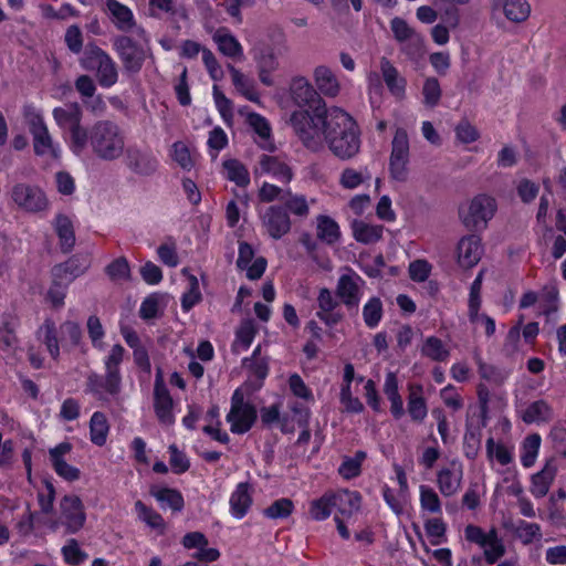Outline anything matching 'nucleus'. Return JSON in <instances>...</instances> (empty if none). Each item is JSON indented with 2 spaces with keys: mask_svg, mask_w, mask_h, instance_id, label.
<instances>
[{
  "mask_svg": "<svg viewBox=\"0 0 566 566\" xmlns=\"http://www.w3.org/2000/svg\"><path fill=\"white\" fill-rule=\"evenodd\" d=\"M290 93L296 105L307 108L292 113L290 123L293 130L305 147L315 148L319 143L315 124L322 122V118L328 114L329 109L326 108V104L319 93L303 76H296L292 80Z\"/></svg>",
  "mask_w": 566,
  "mask_h": 566,
  "instance_id": "nucleus-1",
  "label": "nucleus"
},
{
  "mask_svg": "<svg viewBox=\"0 0 566 566\" xmlns=\"http://www.w3.org/2000/svg\"><path fill=\"white\" fill-rule=\"evenodd\" d=\"M318 135L317 147H306L319 151L327 144L334 156L342 160L355 157L360 149L359 129L353 117L338 107H333L322 122L315 124Z\"/></svg>",
  "mask_w": 566,
  "mask_h": 566,
  "instance_id": "nucleus-2",
  "label": "nucleus"
},
{
  "mask_svg": "<svg viewBox=\"0 0 566 566\" xmlns=\"http://www.w3.org/2000/svg\"><path fill=\"white\" fill-rule=\"evenodd\" d=\"M124 355L125 348L119 344L114 345L104 358L105 374L90 373L84 391L102 402H108L116 397L122 388L120 364Z\"/></svg>",
  "mask_w": 566,
  "mask_h": 566,
  "instance_id": "nucleus-3",
  "label": "nucleus"
},
{
  "mask_svg": "<svg viewBox=\"0 0 566 566\" xmlns=\"http://www.w3.org/2000/svg\"><path fill=\"white\" fill-rule=\"evenodd\" d=\"M86 511L83 501L75 494H65L60 499L56 515L44 523L52 533L63 535L77 534L86 523Z\"/></svg>",
  "mask_w": 566,
  "mask_h": 566,
  "instance_id": "nucleus-4",
  "label": "nucleus"
},
{
  "mask_svg": "<svg viewBox=\"0 0 566 566\" xmlns=\"http://www.w3.org/2000/svg\"><path fill=\"white\" fill-rule=\"evenodd\" d=\"M90 145L98 158L113 160L122 155L124 138L116 124L111 120H99L90 129Z\"/></svg>",
  "mask_w": 566,
  "mask_h": 566,
  "instance_id": "nucleus-5",
  "label": "nucleus"
},
{
  "mask_svg": "<svg viewBox=\"0 0 566 566\" xmlns=\"http://www.w3.org/2000/svg\"><path fill=\"white\" fill-rule=\"evenodd\" d=\"M495 211V199L486 195H479L460 208L459 216L465 228L480 230L486 227Z\"/></svg>",
  "mask_w": 566,
  "mask_h": 566,
  "instance_id": "nucleus-6",
  "label": "nucleus"
},
{
  "mask_svg": "<svg viewBox=\"0 0 566 566\" xmlns=\"http://www.w3.org/2000/svg\"><path fill=\"white\" fill-rule=\"evenodd\" d=\"M256 417L255 407L244 400L243 391L241 389L234 390L231 397V408L227 415L231 432L237 434L248 432L255 422Z\"/></svg>",
  "mask_w": 566,
  "mask_h": 566,
  "instance_id": "nucleus-7",
  "label": "nucleus"
},
{
  "mask_svg": "<svg viewBox=\"0 0 566 566\" xmlns=\"http://www.w3.org/2000/svg\"><path fill=\"white\" fill-rule=\"evenodd\" d=\"M409 148V138L406 129L397 128L391 142L389 157L390 177L396 181L405 182L408 179Z\"/></svg>",
  "mask_w": 566,
  "mask_h": 566,
  "instance_id": "nucleus-8",
  "label": "nucleus"
},
{
  "mask_svg": "<svg viewBox=\"0 0 566 566\" xmlns=\"http://www.w3.org/2000/svg\"><path fill=\"white\" fill-rule=\"evenodd\" d=\"M11 199L20 209L32 213L42 212L49 206L46 195L40 187L24 182L12 187Z\"/></svg>",
  "mask_w": 566,
  "mask_h": 566,
  "instance_id": "nucleus-9",
  "label": "nucleus"
},
{
  "mask_svg": "<svg viewBox=\"0 0 566 566\" xmlns=\"http://www.w3.org/2000/svg\"><path fill=\"white\" fill-rule=\"evenodd\" d=\"M260 220L265 233L273 240H280L286 235L292 228L289 212L283 206H269L261 214Z\"/></svg>",
  "mask_w": 566,
  "mask_h": 566,
  "instance_id": "nucleus-10",
  "label": "nucleus"
},
{
  "mask_svg": "<svg viewBox=\"0 0 566 566\" xmlns=\"http://www.w3.org/2000/svg\"><path fill=\"white\" fill-rule=\"evenodd\" d=\"M364 284L365 281L356 272L348 270L337 281L336 296L347 308H357Z\"/></svg>",
  "mask_w": 566,
  "mask_h": 566,
  "instance_id": "nucleus-11",
  "label": "nucleus"
},
{
  "mask_svg": "<svg viewBox=\"0 0 566 566\" xmlns=\"http://www.w3.org/2000/svg\"><path fill=\"white\" fill-rule=\"evenodd\" d=\"M113 49L127 71L138 72L142 69V48L130 36H115L113 39Z\"/></svg>",
  "mask_w": 566,
  "mask_h": 566,
  "instance_id": "nucleus-12",
  "label": "nucleus"
},
{
  "mask_svg": "<svg viewBox=\"0 0 566 566\" xmlns=\"http://www.w3.org/2000/svg\"><path fill=\"white\" fill-rule=\"evenodd\" d=\"M317 307L316 316L329 327L337 325L344 319L345 315L340 310L339 302L327 287L319 290Z\"/></svg>",
  "mask_w": 566,
  "mask_h": 566,
  "instance_id": "nucleus-13",
  "label": "nucleus"
},
{
  "mask_svg": "<svg viewBox=\"0 0 566 566\" xmlns=\"http://www.w3.org/2000/svg\"><path fill=\"white\" fill-rule=\"evenodd\" d=\"M103 12L120 32H129L136 25L133 11L118 0H104Z\"/></svg>",
  "mask_w": 566,
  "mask_h": 566,
  "instance_id": "nucleus-14",
  "label": "nucleus"
},
{
  "mask_svg": "<svg viewBox=\"0 0 566 566\" xmlns=\"http://www.w3.org/2000/svg\"><path fill=\"white\" fill-rule=\"evenodd\" d=\"M90 264L91 262L87 255L74 254L65 262L59 263L52 268V277L70 284L84 274L90 268Z\"/></svg>",
  "mask_w": 566,
  "mask_h": 566,
  "instance_id": "nucleus-15",
  "label": "nucleus"
},
{
  "mask_svg": "<svg viewBox=\"0 0 566 566\" xmlns=\"http://www.w3.org/2000/svg\"><path fill=\"white\" fill-rule=\"evenodd\" d=\"M457 254L458 262L462 268H473L483 254L481 239L475 234L463 237L458 243Z\"/></svg>",
  "mask_w": 566,
  "mask_h": 566,
  "instance_id": "nucleus-16",
  "label": "nucleus"
},
{
  "mask_svg": "<svg viewBox=\"0 0 566 566\" xmlns=\"http://www.w3.org/2000/svg\"><path fill=\"white\" fill-rule=\"evenodd\" d=\"M172 406L174 402L167 387L157 380L154 390V409L161 424L170 426L174 423Z\"/></svg>",
  "mask_w": 566,
  "mask_h": 566,
  "instance_id": "nucleus-17",
  "label": "nucleus"
},
{
  "mask_svg": "<svg viewBox=\"0 0 566 566\" xmlns=\"http://www.w3.org/2000/svg\"><path fill=\"white\" fill-rule=\"evenodd\" d=\"M255 174H268L280 182L289 184L293 179L292 168L280 158L262 155L259 159V167Z\"/></svg>",
  "mask_w": 566,
  "mask_h": 566,
  "instance_id": "nucleus-18",
  "label": "nucleus"
},
{
  "mask_svg": "<svg viewBox=\"0 0 566 566\" xmlns=\"http://www.w3.org/2000/svg\"><path fill=\"white\" fill-rule=\"evenodd\" d=\"M329 494L333 510H336L340 517H350L359 511L361 496L358 492L339 490Z\"/></svg>",
  "mask_w": 566,
  "mask_h": 566,
  "instance_id": "nucleus-19",
  "label": "nucleus"
},
{
  "mask_svg": "<svg viewBox=\"0 0 566 566\" xmlns=\"http://www.w3.org/2000/svg\"><path fill=\"white\" fill-rule=\"evenodd\" d=\"M36 339L43 344L53 360L60 358V340L55 322L46 317L35 332Z\"/></svg>",
  "mask_w": 566,
  "mask_h": 566,
  "instance_id": "nucleus-20",
  "label": "nucleus"
},
{
  "mask_svg": "<svg viewBox=\"0 0 566 566\" xmlns=\"http://www.w3.org/2000/svg\"><path fill=\"white\" fill-rule=\"evenodd\" d=\"M254 60L258 65L259 78L261 83L266 86H272L273 78L271 74L279 67V61L273 50L269 46L258 49L254 55Z\"/></svg>",
  "mask_w": 566,
  "mask_h": 566,
  "instance_id": "nucleus-21",
  "label": "nucleus"
},
{
  "mask_svg": "<svg viewBox=\"0 0 566 566\" xmlns=\"http://www.w3.org/2000/svg\"><path fill=\"white\" fill-rule=\"evenodd\" d=\"M463 471L461 467L449 469L443 468L437 474L438 488L442 495L449 497L461 489Z\"/></svg>",
  "mask_w": 566,
  "mask_h": 566,
  "instance_id": "nucleus-22",
  "label": "nucleus"
},
{
  "mask_svg": "<svg viewBox=\"0 0 566 566\" xmlns=\"http://www.w3.org/2000/svg\"><path fill=\"white\" fill-rule=\"evenodd\" d=\"M53 227L60 241V248L63 253H69L75 245V231L72 220L59 213L54 218Z\"/></svg>",
  "mask_w": 566,
  "mask_h": 566,
  "instance_id": "nucleus-23",
  "label": "nucleus"
},
{
  "mask_svg": "<svg viewBox=\"0 0 566 566\" xmlns=\"http://www.w3.org/2000/svg\"><path fill=\"white\" fill-rule=\"evenodd\" d=\"M33 139V151L36 156L43 157L45 155H50L52 159H59L61 156V150L59 145H55L50 133L48 126L42 127L38 130L31 132Z\"/></svg>",
  "mask_w": 566,
  "mask_h": 566,
  "instance_id": "nucleus-24",
  "label": "nucleus"
},
{
  "mask_svg": "<svg viewBox=\"0 0 566 566\" xmlns=\"http://www.w3.org/2000/svg\"><path fill=\"white\" fill-rule=\"evenodd\" d=\"M314 81L317 90L327 97H335L339 94L340 84L333 73V71L325 66L319 65L314 70Z\"/></svg>",
  "mask_w": 566,
  "mask_h": 566,
  "instance_id": "nucleus-25",
  "label": "nucleus"
},
{
  "mask_svg": "<svg viewBox=\"0 0 566 566\" xmlns=\"http://www.w3.org/2000/svg\"><path fill=\"white\" fill-rule=\"evenodd\" d=\"M252 504V488L249 483L242 482L231 494L230 507L234 517L242 518Z\"/></svg>",
  "mask_w": 566,
  "mask_h": 566,
  "instance_id": "nucleus-26",
  "label": "nucleus"
},
{
  "mask_svg": "<svg viewBox=\"0 0 566 566\" xmlns=\"http://www.w3.org/2000/svg\"><path fill=\"white\" fill-rule=\"evenodd\" d=\"M149 494L156 499L161 509L168 507L172 512H180L184 509L182 494L176 489L153 485L149 489Z\"/></svg>",
  "mask_w": 566,
  "mask_h": 566,
  "instance_id": "nucleus-27",
  "label": "nucleus"
},
{
  "mask_svg": "<svg viewBox=\"0 0 566 566\" xmlns=\"http://www.w3.org/2000/svg\"><path fill=\"white\" fill-rule=\"evenodd\" d=\"M556 471V467L551 461H548L539 472L532 476L530 491L533 496L536 499H542L548 493L549 488L555 479Z\"/></svg>",
  "mask_w": 566,
  "mask_h": 566,
  "instance_id": "nucleus-28",
  "label": "nucleus"
},
{
  "mask_svg": "<svg viewBox=\"0 0 566 566\" xmlns=\"http://www.w3.org/2000/svg\"><path fill=\"white\" fill-rule=\"evenodd\" d=\"M554 419V411L551 405L543 400H536L530 403L522 413V420L525 423H547Z\"/></svg>",
  "mask_w": 566,
  "mask_h": 566,
  "instance_id": "nucleus-29",
  "label": "nucleus"
},
{
  "mask_svg": "<svg viewBox=\"0 0 566 566\" xmlns=\"http://www.w3.org/2000/svg\"><path fill=\"white\" fill-rule=\"evenodd\" d=\"M56 125L67 132L82 122L83 113L78 103H72L66 107H55L52 112Z\"/></svg>",
  "mask_w": 566,
  "mask_h": 566,
  "instance_id": "nucleus-30",
  "label": "nucleus"
},
{
  "mask_svg": "<svg viewBox=\"0 0 566 566\" xmlns=\"http://www.w3.org/2000/svg\"><path fill=\"white\" fill-rule=\"evenodd\" d=\"M170 298L166 292H155L146 296L144 298V321L163 317Z\"/></svg>",
  "mask_w": 566,
  "mask_h": 566,
  "instance_id": "nucleus-31",
  "label": "nucleus"
},
{
  "mask_svg": "<svg viewBox=\"0 0 566 566\" xmlns=\"http://www.w3.org/2000/svg\"><path fill=\"white\" fill-rule=\"evenodd\" d=\"M109 59L112 56L102 48L96 44H88L80 59V65L87 72L96 73Z\"/></svg>",
  "mask_w": 566,
  "mask_h": 566,
  "instance_id": "nucleus-32",
  "label": "nucleus"
},
{
  "mask_svg": "<svg viewBox=\"0 0 566 566\" xmlns=\"http://www.w3.org/2000/svg\"><path fill=\"white\" fill-rule=\"evenodd\" d=\"M109 59L112 56L102 48L96 44H88L80 59V65L87 72L96 73Z\"/></svg>",
  "mask_w": 566,
  "mask_h": 566,
  "instance_id": "nucleus-33",
  "label": "nucleus"
},
{
  "mask_svg": "<svg viewBox=\"0 0 566 566\" xmlns=\"http://www.w3.org/2000/svg\"><path fill=\"white\" fill-rule=\"evenodd\" d=\"M380 70L388 90L396 96H402L406 87V80L399 75L398 70L387 57L380 60Z\"/></svg>",
  "mask_w": 566,
  "mask_h": 566,
  "instance_id": "nucleus-34",
  "label": "nucleus"
},
{
  "mask_svg": "<svg viewBox=\"0 0 566 566\" xmlns=\"http://www.w3.org/2000/svg\"><path fill=\"white\" fill-rule=\"evenodd\" d=\"M354 238L364 244H373L382 238V226L366 223L363 220H354L352 223Z\"/></svg>",
  "mask_w": 566,
  "mask_h": 566,
  "instance_id": "nucleus-35",
  "label": "nucleus"
},
{
  "mask_svg": "<svg viewBox=\"0 0 566 566\" xmlns=\"http://www.w3.org/2000/svg\"><path fill=\"white\" fill-rule=\"evenodd\" d=\"M407 410L413 421H422L427 416V405L422 397V386L411 385L409 387Z\"/></svg>",
  "mask_w": 566,
  "mask_h": 566,
  "instance_id": "nucleus-36",
  "label": "nucleus"
},
{
  "mask_svg": "<svg viewBox=\"0 0 566 566\" xmlns=\"http://www.w3.org/2000/svg\"><path fill=\"white\" fill-rule=\"evenodd\" d=\"M109 431V424L106 416L101 411H95L90 420V440L97 447L106 443Z\"/></svg>",
  "mask_w": 566,
  "mask_h": 566,
  "instance_id": "nucleus-37",
  "label": "nucleus"
},
{
  "mask_svg": "<svg viewBox=\"0 0 566 566\" xmlns=\"http://www.w3.org/2000/svg\"><path fill=\"white\" fill-rule=\"evenodd\" d=\"M228 70L231 74L232 83L238 92H240L245 98L251 102H259V94L255 91V84L253 80L249 78L233 65L229 64Z\"/></svg>",
  "mask_w": 566,
  "mask_h": 566,
  "instance_id": "nucleus-38",
  "label": "nucleus"
},
{
  "mask_svg": "<svg viewBox=\"0 0 566 566\" xmlns=\"http://www.w3.org/2000/svg\"><path fill=\"white\" fill-rule=\"evenodd\" d=\"M502 9L507 20L523 22L531 13V6L527 0H503Z\"/></svg>",
  "mask_w": 566,
  "mask_h": 566,
  "instance_id": "nucleus-39",
  "label": "nucleus"
},
{
  "mask_svg": "<svg viewBox=\"0 0 566 566\" xmlns=\"http://www.w3.org/2000/svg\"><path fill=\"white\" fill-rule=\"evenodd\" d=\"M256 327L252 319H244L235 332V340L232 344V350L239 354L242 349H247L254 339Z\"/></svg>",
  "mask_w": 566,
  "mask_h": 566,
  "instance_id": "nucleus-40",
  "label": "nucleus"
},
{
  "mask_svg": "<svg viewBox=\"0 0 566 566\" xmlns=\"http://www.w3.org/2000/svg\"><path fill=\"white\" fill-rule=\"evenodd\" d=\"M316 234L317 238L327 244H333L339 239V227L335 220L328 216L321 214L317 217Z\"/></svg>",
  "mask_w": 566,
  "mask_h": 566,
  "instance_id": "nucleus-41",
  "label": "nucleus"
},
{
  "mask_svg": "<svg viewBox=\"0 0 566 566\" xmlns=\"http://www.w3.org/2000/svg\"><path fill=\"white\" fill-rule=\"evenodd\" d=\"M481 378L494 386H502L509 377V371L496 366L489 365L482 360L479 354L474 355Z\"/></svg>",
  "mask_w": 566,
  "mask_h": 566,
  "instance_id": "nucleus-42",
  "label": "nucleus"
},
{
  "mask_svg": "<svg viewBox=\"0 0 566 566\" xmlns=\"http://www.w3.org/2000/svg\"><path fill=\"white\" fill-rule=\"evenodd\" d=\"M282 200L284 201V209L287 212L293 213L298 218H307L310 214V206L305 196L292 193L291 190H286L282 196Z\"/></svg>",
  "mask_w": 566,
  "mask_h": 566,
  "instance_id": "nucleus-43",
  "label": "nucleus"
},
{
  "mask_svg": "<svg viewBox=\"0 0 566 566\" xmlns=\"http://www.w3.org/2000/svg\"><path fill=\"white\" fill-rule=\"evenodd\" d=\"M38 504L43 514H52L56 499V490L51 479L42 480V489L38 491Z\"/></svg>",
  "mask_w": 566,
  "mask_h": 566,
  "instance_id": "nucleus-44",
  "label": "nucleus"
},
{
  "mask_svg": "<svg viewBox=\"0 0 566 566\" xmlns=\"http://www.w3.org/2000/svg\"><path fill=\"white\" fill-rule=\"evenodd\" d=\"M223 168L227 174V178L235 182L239 187H247L250 184L249 171L237 159H229L223 163Z\"/></svg>",
  "mask_w": 566,
  "mask_h": 566,
  "instance_id": "nucleus-45",
  "label": "nucleus"
},
{
  "mask_svg": "<svg viewBox=\"0 0 566 566\" xmlns=\"http://www.w3.org/2000/svg\"><path fill=\"white\" fill-rule=\"evenodd\" d=\"M382 313L384 310L381 300L376 296L370 297L363 307L364 323L367 327L375 328L381 321Z\"/></svg>",
  "mask_w": 566,
  "mask_h": 566,
  "instance_id": "nucleus-46",
  "label": "nucleus"
},
{
  "mask_svg": "<svg viewBox=\"0 0 566 566\" xmlns=\"http://www.w3.org/2000/svg\"><path fill=\"white\" fill-rule=\"evenodd\" d=\"M421 353L434 361H444L450 355L442 340L434 336H430L424 340Z\"/></svg>",
  "mask_w": 566,
  "mask_h": 566,
  "instance_id": "nucleus-47",
  "label": "nucleus"
},
{
  "mask_svg": "<svg viewBox=\"0 0 566 566\" xmlns=\"http://www.w3.org/2000/svg\"><path fill=\"white\" fill-rule=\"evenodd\" d=\"M213 40L218 44L219 51L224 55L230 57L242 55V46L233 35L218 31L213 35Z\"/></svg>",
  "mask_w": 566,
  "mask_h": 566,
  "instance_id": "nucleus-48",
  "label": "nucleus"
},
{
  "mask_svg": "<svg viewBox=\"0 0 566 566\" xmlns=\"http://www.w3.org/2000/svg\"><path fill=\"white\" fill-rule=\"evenodd\" d=\"M64 562L71 566H78L87 558V554L81 549L77 539L69 538L61 549Z\"/></svg>",
  "mask_w": 566,
  "mask_h": 566,
  "instance_id": "nucleus-49",
  "label": "nucleus"
},
{
  "mask_svg": "<svg viewBox=\"0 0 566 566\" xmlns=\"http://www.w3.org/2000/svg\"><path fill=\"white\" fill-rule=\"evenodd\" d=\"M365 459L366 452L357 451L353 458L344 459L338 468V473L347 480L358 476L360 474L361 463Z\"/></svg>",
  "mask_w": 566,
  "mask_h": 566,
  "instance_id": "nucleus-50",
  "label": "nucleus"
},
{
  "mask_svg": "<svg viewBox=\"0 0 566 566\" xmlns=\"http://www.w3.org/2000/svg\"><path fill=\"white\" fill-rule=\"evenodd\" d=\"M400 51L411 61H419L424 55V40L419 33L400 43Z\"/></svg>",
  "mask_w": 566,
  "mask_h": 566,
  "instance_id": "nucleus-51",
  "label": "nucleus"
},
{
  "mask_svg": "<svg viewBox=\"0 0 566 566\" xmlns=\"http://www.w3.org/2000/svg\"><path fill=\"white\" fill-rule=\"evenodd\" d=\"M482 277L483 272L481 271L470 289V298H469V319L471 323H476L479 317V310L481 305V287H482Z\"/></svg>",
  "mask_w": 566,
  "mask_h": 566,
  "instance_id": "nucleus-52",
  "label": "nucleus"
},
{
  "mask_svg": "<svg viewBox=\"0 0 566 566\" xmlns=\"http://www.w3.org/2000/svg\"><path fill=\"white\" fill-rule=\"evenodd\" d=\"M294 504L292 500L282 497L274 501L270 506L263 510V515L268 518H286L292 514Z\"/></svg>",
  "mask_w": 566,
  "mask_h": 566,
  "instance_id": "nucleus-53",
  "label": "nucleus"
},
{
  "mask_svg": "<svg viewBox=\"0 0 566 566\" xmlns=\"http://www.w3.org/2000/svg\"><path fill=\"white\" fill-rule=\"evenodd\" d=\"M97 83L103 88H111L118 81V69L113 59H109L101 70L95 73Z\"/></svg>",
  "mask_w": 566,
  "mask_h": 566,
  "instance_id": "nucleus-54",
  "label": "nucleus"
},
{
  "mask_svg": "<svg viewBox=\"0 0 566 566\" xmlns=\"http://www.w3.org/2000/svg\"><path fill=\"white\" fill-rule=\"evenodd\" d=\"M541 447V436L537 433L530 434L523 443V453L521 461L525 468H530L535 463Z\"/></svg>",
  "mask_w": 566,
  "mask_h": 566,
  "instance_id": "nucleus-55",
  "label": "nucleus"
},
{
  "mask_svg": "<svg viewBox=\"0 0 566 566\" xmlns=\"http://www.w3.org/2000/svg\"><path fill=\"white\" fill-rule=\"evenodd\" d=\"M70 138V148L74 154H80L90 143V130L84 128L81 123L67 130Z\"/></svg>",
  "mask_w": 566,
  "mask_h": 566,
  "instance_id": "nucleus-56",
  "label": "nucleus"
},
{
  "mask_svg": "<svg viewBox=\"0 0 566 566\" xmlns=\"http://www.w3.org/2000/svg\"><path fill=\"white\" fill-rule=\"evenodd\" d=\"M333 511V503L329 493H325L319 499L311 502L310 515L315 521L327 518Z\"/></svg>",
  "mask_w": 566,
  "mask_h": 566,
  "instance_id": "nucleus-57",
  "label": "nucleus"
},
{
  "mask_svg": "<svg viewBox=\"0 0 566 566\" xmlns=\"http://www.w3.org/2000/svg\"><path fill=\"white\" fill-rule=\"evenodd\" d=\"M370 179L369 174H367V169L363 170H356L354 168H345L339 177V184L345 189H355L359 185H361L365 180Z\"/></svg>",
  "mask_w": 566,
  "mask_h": 566,
  "instance_id": "nucleus-58",
  "label": "nucleus"
},
{
  "mask_svg": "<svg viewBox=\"0 0 566 566\" xmlns=\"http://www.w3.org/2000/svg\"><path fill=\"white\" fill-rule=\"evenodd\" d=\"M159 260L169 268H176L179 263L177 244L172 238H168L157 249Z\"/></svg>",
  "mask_w": 566,
  "mask_h": 566,
  "instance_id": "nucleus-59",
  "label": "nucleus"
},
{
  "mask_svg": "<svg viewBox=\"0 0 566 566\" xmlns=\"http://www.w3.org/2000/svg\"><path fill=\"white\" fill-rule=\"evenodd\" d=\"M105 273L114 282L127 280L130 273L129 264L124 256L117 258L105 268Z\"/></svg>",
  "mask_w": 566,
  "mask_h": 566,
  "instance_id": "nucleus-60",
  "label": "nucleus"
},
{
  "mask_svg": "<svg viewBox=\"0 0 566 566\" xmlns=\"http://www.w3.org/2000/svg\"><path fill=\"white\" fill-rule=\"evenodd\" d=\"M419 490L421 507L430 513H440L441 502L434 490L427 485H420Z\"/></svg>",
  "mask_w": 566,
  "mask_h": 566,
  "instance_id": "nucleus-61",
  "label": "nucleus"
},
{
  "mask_svg": "<svg viewBox=\"0 0 566 566\" xmlns=\"http://www.w3.org/2000/svg\"><path fill=\"white\" fill-rule=\"evenodd\" d=\"M52 279V284L48 291L46 300L54 308H59L64 305L69 283H64L62 280H55V277Z\"/></svg>",
  "mask_w": 566,
  "mask_h": 566,
  "instance_id": "nucleus-62",
  "label": "nucleus"
},
{
  "mask_svg": "<svg viewBox=\"0 0 566 566\" xmlns=\"http://www.w3.org/2000/svg\"><path fill=\"white\" fill-rule=\"evenodd\" d=\"M22 115L28 125L29 133L46 126L42 114L32 103H28L23 106Z\"/></svg>",
  "mask_w": 566,
  "mask_h": 566,
  "instance_id": "nucleus-63",
  "label": "nucleus"
},
{
  "mask_svg": "<svg viewBox=\"0 0 566 566\" xmlns=\"http://www.w3.org/2000/svg\"><path fill=\"white\" fill-rule=\"evenodd\" d=\"M423 102L426 105L433 107L441 98V88L436 77H429L424 81L422 87Z\"/></svg>",
  "mask_w": 566,
  "mask_h": 566,
  "instance_id": "nucleus-64",
  "label": "nucleus"
}]
</instances>
